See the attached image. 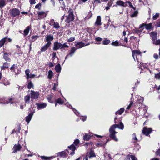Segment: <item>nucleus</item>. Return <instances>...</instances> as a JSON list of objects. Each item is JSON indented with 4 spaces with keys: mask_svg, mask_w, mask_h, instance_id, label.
Listing matches in <instances>:
<instances>
[{
    "mask_svg": "<svg viewBox=\"0 0 160 160\" xmlns=\"http://www.w3.org/2000/svg\"><path fill=\"white\" fill-rule=\"evenodd\" d=\"M117 128H118L119 129L123 130L124 128V124L122 122H121L119 124H115L112 125L109 128V137L112 139L116 142L118 141V139L116 138L115 135V134L118 133L115 131V129Z\"/></svg>",
    "mask_w": 160,
    "mask_h": 160,
    "instance_id": "f257e3e1",
    "label": "nucleus"
},
{
    "mask_svg": "<svg viewBox=\"0 0 160 160\" xmlns=\"http://www.w3.org/2000/svg\"><path fill=\"white\" fill-rule=\"evenodd\" d=\"M68 46L67 43L62 44L58 42H55L53 44V50L56 51L58 49H64L68 48Z\"/></svg>",
    "mask_w": 160,
    "mask_h": 160,
    "instance_id": "f03ea898",
    "label": "nucleus"
},
{
    "mask_svg": "<svg viewBox=\"0 0 160 160\" xmlns=\"http://www.w3.org/2000/svg\"><path fill=\"white\" fill-rule=\"evenodd\" d=\"M152 38V42L154 45L160 44V40H157V33L154 32H152L150 34Z\"/></svg>",
    "mask_w": 160,
    "mask_h": 160,
    "instance_id": "7ed1b4c3",
    "label": "nucleus"
},
{
    "mask_svg": "<svg viewBox=\"0 0 160 160\" xmlns=\"http://www.w3.org/2000/svg\"><path fill=\"white\" fill-rule=\"evenodd\" d=\"M141 52L139 50H132V56L135 61L136 58L137 62H139V59L141 58Z\"/></svg>",
    "mask_w": 160,
    "mask_h": 160,
    "instance_id": "20e7f679",
    "label": "nucleus"
},
{
    "mask_svg": "<svg viewBox=\"0 0 160 160\" xmlns=\"http://www.w3.org/2000/svg\"><path fill=\"white\" fill-rule=\"evenodd\" d=\"M68 12L69 15L67 17L66 20H65L66 22L68 23L72 21L74 19L72 10L71 9H69Z\"/></svg>",
    "mask_w": 160,
    "mask_h": 160,
    "instance_id": "39448f33",
    "label": "nucleus"
},
{
    "mask_svg": "<svg viewBox=\"0 0 160 160\" xmlns=\"http://www.w3.org/2000/svg\"><path fill=\"white\" fill-rule=\"evenodd\" d=\"M152 130V129L151 128H148L146 127H145L143 128L142 132L144 134L148 136L151 132Z\"/></svg>",
    "mask_w": 160,
    "mask_h": 160,
    "instance_id": "423d86ee",
    "label": "nucleus"
},
{
    "mask_svg": "<svg viewBox=\"0 0 160 160\" xmlns=\"http://www.w3.org/2000/svg\"><path fill=\"white\" fill-rule=\"evenodd\" d=\"M30 93L31 97L32 98L37 99L38 98L39 96V93L38 92H35L34 91L31 90Z\"/></svg>",
    "mask_w": 160,
    "mask_h": 160,
    "instance_id": "0eeeda50",
    "label": "nucleus"
},
{
    "mask_svg": "<svg viewBox=\"0 0 160 160\" xmlns=\"http://www.w3.org/2000/svg\"><path fill=\"white\" fill-rule=\"evenodd\" d=\"M21 148V146L20 144H15L14 145L13 148V153H15L18 151H20Z\"/></svg>",
    "mask_w": 160,
    "mask_h": 160,
    "instance_id": "6e6552de",
    "label": "nucleus"
},
{
    "mask_svg": "<svg viewBox=\"0 0 160 160\" xmlns=\"http://www.w3.org/2000/svg\"><path fill=\"white\" fill-rule=\"evenodd\" d=\"M144 27H145L146 29L147 30H149L152 28V24L151 23H150L148 24L143 23L139 26V28H141Z\"/></svg>",
    "mask_w": 160,
    "mask_h": 160,
    "instance_id": "1a4fd4ad",
    "label": "nucleus"
},
{
    "mask_svg": "<svg viewBox=\"0 0 160 160\" xmlns=\"http://www.w3.org/2000/svg\"><path fill=\"white\" fill-rule=\"evenodd\" d=\"M20 12L19 10L16 8H14L13 9L11 12V15L13 17H16L19 14Z\"/></svg>",
    "mask_w": 160,
    "mask_h": 160,
    "instance_id": "9d476101",
    "label": "nucleus"
},
{
    "mask_svg": "<svg viewBox=\"0 0 160 160\" xmlns=\"http://www.w3.org/2000/svg\"><path fill=\"white\" fill-rule=\"evenodd\" d=\"M134 3V1H133L132 2L129 1H126V2L127 6H128L130 8H132L134 10H135L136 8L133 6V5H135Z\"/></svg>",
    "mask_w": 160,
    "mask_h": 160,
    "instance_id": "9b49d317",
    "label": "nucleus"
},
{
    "mask_svg": "<svg viewBox=\"0 0 160 160\" xmlns=\"http://www.w3.org/2000/svg\"><path fill=\"white\" fill-rule=\"evenodd\" d=\"M76 49L75 47H72L71 48V50L70 51L69 54H68L65 57V59L68 58V57L70 56V57H72L74 52H75Z\"/></svg>",
    "mask_w": 160,
    "mask_h": 160,
    "instance_id": "f8f14e48",
    "label": "nucleus"
},
{
    "mask_svg": "<svg viewBox=\"0 0 160 160\" xmlns=\"http://www.w3.org/2000/svg\"><path fill=\"white\" fill-rule=\"evenodd\" d=\"M46 41L47 42V43H50V45H51V41L53 40L54 37L53 36L49 35L46 36Z\"/></svg>",
    "mask_w": 160,
    "mask_h": 160,
    "instance_id": "ddd939ff",
    "label": "nucleus"
},
{
    "mask_svg": "<svg viewBox=\"0 0 160 160\" xmlns=\"http://www.w3.org/2000/svg\"><path fill=\"white\" fill-rule=\"evenodd\" d=\"M36 105L37 106V108L38 110L44 108L47 106V104L43 103H37Z\"/></svg>",
    "mask_w": 160,
    "mask_h": 160,
    "instance_id": "4468645a",
    "label": "nucleus"
},
{
    "mask_svg": "<svg viewBox=\"0 0 160 160\" xmlns=\"http://www.w3.org/2000/svg\"><path fill=\"white\" fill-rule=\"evenodd\" d=\"M86 45H85V44L83 42H79L77 43L75 45V46L76 47V49L77 50V49L81 48Z\"/></svg>",
    "mask_w": 160,
    "mask_h": 160,
    "instance_id": "2eb2a0df",
    "label": "nucleus"
},
{
    "mask_svg": "<svg viewBox=\"0 0 160 160\" xmlns=\"http://www.w3.org/2000/svg\"><path fill=\"white\" fill-rule=\"evenodd\" d=\"M116 4L118 6L123 7H127V5L125 2H124L122 1L119 0L117 1L116 2Z\"/></svg>",
    "mask_w": 160,
    "mask_h": 160,
    "instance_id": "dca6fc26",
    "label": "nucleus"
},
{
    "mask_svg": "<svg viewBox=\"0 0 160 160\" xmlns=\"http://www.w3.org/2000/svg\"><path fill=\"white\" fill-rule=\"evenodd\" d=\"M50 43H47L45 45L42 47L41 50L42 52H44L46 51L48 48L50 46Z\"/></svg>",
    "mask_w": 160,
    "mask_h": 160,
    "instance_id": "f3484780",
    "label": "nucleus"
},
{
    "mask_svg": "<svg viewBox=\"0 0 160 160\" xmlns=\"http://www.w3.org/2000/svg\"><path fill=\"white\" fill-rule=\"evenodd\" d=\"M69 149L72 151L70 154L72 155L75 153L74 151L77 148V147H75L73 144L71 145L70 146H68Z\"/></svg>",
    "mask_w": 160,
    "mask_h": 160,
    "instance_id": "a211bd4d",
    "label": "nucleus"
},
{
    "mask_svg": "<svg viewBox=\"0 0 160 160\" xmlns=\"http://www.w3.org/2000/svg\"><path fill=\"white\" fill-rule=\"evenodd\" d=\"M92 136H93L92 134H89L85 133L83 136V139L85 140L88 141L90 138Z\"/></svg>",
    "mask_w": 160,
    "mask_h": 160,
    "instance_id": "6ab92c4d",
    "label": "nucleus"
},
{
    "mask_svg": "<svg viewBox=\"0 0 160 160\" xmlns=\"http://www.w3.org/2000/svg\"><path fill=\"white\" fill-rule=\"evenodd\" d=\"M38 16L40 18H42L46 16V13L43 11L39 12L38 13Z\"/></svg>",
    "mask_w": 160,
    "mask_h": 160,
    "instance_id": "aec40b11",
    "label": "nucleus"
},
{
    "mask_svg": "<svg viewBox=\"0 0 160 160\" xmlns=\"http://www.w3.org/2000/svg\"><path fill=\"white\" fill-rule=\"evenodd\" d=\"M33 113H31L26 117V121L28 123L31 121L32 118Z\"/></svg>",
    "mask_w": 160,
    "mask_h": 160,
    "instance_id": "412c9836",
    "label": "nucleus"
},
{
    "mask_svg": "<svg viewBox=\"0 0 160 160\" xmlns=\"http://www.w3.org/2000/svg\"><path fill=\"white\" fill-rule=\"evenodd\" d=\"M87 156L90 158L91 157H95V155L94 151L91 150L89 153H87Z\"/></svg>",
    "mask_w": 160,
    "mask_h": 160,
    "instance_id": "4be33fe9",
    "label": "nucleus"
},
{
    "mask_svg": "<svg viewBox=\"0 0 160 160\" xmlns=\"http://www.w3.org/2000/svg\"><path fill=\"white\" fill-rule=\"evenodd\" d=\"M143 100L144 99L142 97L138 96V97L137 103H138V104L142 103L143 102Z\"/></svg>",
    "mask_w": 160,
    "mask_h": 160,
    "instance_id": "5701e85b",
    "label": "nucleus"
},
{
    "mask_svg": "<svg viewBox=\"0 0 160 160\" xmlns=\"http://www.w3.org/2000/svg\"><path fill=\"white\" fill-rule=\"evenodd\" d=\"M95 24H97L98 25H100L101 24V18L100 16H97L95 22Z\"/></svg>",
    "mask_w": 160,
    "mask_h": 160,
    "instance_id": "b1692460",
    "label": "nucleus"
},
{
    "mask_svg": "<svg viewBox=\"0 0 160 160\" xmlns=\"http://www.w3.org/2000/svg\"><path fill=\"white\" fill-rule=\"evenodd\" d=\"M140 67L141 69H143L146 68L148 69L150 72H151V71L148 69V68L147 67V65L146 64L143 63L142 62H141V63L140 64Z\"/></svg>",
    "mask_w": 160,
    "mask_h": 160,
    "instance_id": "393cba45",
    "label": "nucleus"
},
{
    "mask_svg": "<svg viewBox=\"0 0 160 160\" xmlns=\"http://www.w3.org/2000/svg\"><path fill=\"white\" fill-rule=\"evenodd\" d=\"M55 69L57 72L60 73L61 72V68L59 64L57 65L55 67Z\"/></svg>",
    "mask_w": 160,
    "mask_h": 160,
    "instance_id": "a878e982",
    "label": "nucleus"
},
{
    "mask_svg": "<svg viewBox=\"0 0 160 160\" xmlns=\"http://www.w3.org/2000/svg\"><path fill=\"white\" fill-rule=\"evenodd\" d=\"M7 38H2L0 41V47L2 46L6 42Z\"/></svg>",
    "mask_w": 160,
    "mask_h": 160,
    "instance_id": "bb28decb",
    "label": "nucleus"
},
{
    "mask_svg": "<svg viewBox=\"0 0 160 160\" xmlns=\"http://www.w3.org/2000/svg\"><path fill=\"white\" fill-rule=\"evenodd\" d=\"M63 101H62L60 98H59L56 101L55 106H56L58 103L62 105L63 104Z\"/></svg>",
    "mask_w": 160,
    "mask_h": 160,
    "instance_id": "cd10ccee",
    "label": "nucleus"
},
{
    "mask_svg": "<svg viewBox=\"0 0 160 160\" xmlns=\"http://www.w3.org/2000/svg\"><path fill=\"white\" fill-rule=\"evenodd\" d=\"M12 100V98H10L8 99V101L7 100H5V101H3L2 100V101L1 102H0V103H4L5 104H8L9 103L11 102L12 103V102H11V101Z\"/></svg>",
    "mask_w": 160,
    "mask_h": 160,
    "instance_id": "c85d7f7f",
    "label": "nucleus"
},
{
    "mask_svg": "<svg viewBox=\"0 0 160 160\" xmlns=\"http://www.w3.org/2000/svg\"><path fill=\"white\" fill-rule=\"evenodd\" d=\"M124 110V108H121L119 110H118V111L116 112H115V114L116 115H117L118 114L121 115L123 113Z\"/></svg>",
    "mask_w": 160,
    "mask_h": 160,
    "instance_id": "c756f323",
    "label": "nucleus"
},
{
    "mask_svg": "<svg viewBox=\"0 0 160 160\" xmlns=\"http://www.w3.org/2000/svg\"><path fill=\"white\" fill-rule=\"evenodd\" d=\"M110 42V41L108 40L107 38H105L103 41V44L104 45H108Z\"/></svg>",
    "mask_w": 160,
    "mask_h": 160,
    "instance_id": "7c9ffc66",
    "label": "nucleus"
},
{
    "mask_svg": "<svg viewBox=\"0 0 160 160\" xmlns=\"http://www.w3.org/2000/svg\"><path fill=\"white\" fill-rule=\"evenodd\" d=\"M30 98L28 95L24 97V100L26 103H28L29 102Z\"/></svg>",
    "mask_w": 160,
    "mask_h": 160,
    "instance_id": "2f4dec72",
    "label": "nucleus"
},
{
    "mask_svg": "<svg viewBox=\"0 0 160 160\" xmlns=\"http://www.w3.org/2000/svg\"><path fill=\"white\" fill-rule=\"evenodd\" d=\"M30 29V28L29 26H28L24 30V35L26 36L29 33V30Z\"/></svg>",
    "mask_w": 160,
    "mask_h": 160,
    "instance_id": "473e14b6",
    "label": "nucleus"
},
{
    "mask_svg": "<svg viewBox=\"0 0 160 160\" xmlns=\"http://www.w3.org/2000/svg\"><path fill=\"white\" fill-rule=\"evenodd\" d=\"M48 78L49 79H50L52 78L53 76V72L52 71L50 70L48 72Z\"/></svg>",
    "mask_w": 160,
    "mask_h": 160,
    "instance_id": "72a5a7b5",
    "label": "nucleus"
},
{
    "mask_svg": "<svg viewBox=\"0 0 160 160\" xmlns=\"http://www.w3.org/2000/svg\"><path fill=\"white\" fill-rule=\"evenodd\" d=\"M79 143V140L78 139H76L74 142H73V143L72 144H73L74 146L77 147V148H78V144Z\"/></svg>",
    "mask_w": 160,
    "mask_h": 160,
    "instance_id": "f704fd0d",
    "label": "nucleus"
},
{
    "mask_svg": "<svg viewBox=\"0 0 160 160\" xmlns=\"http://www.w3.org/2000/svg\"><path fill=\"white\" fill-rule=\"evenodd\" d=\"M66 2V0H65L64 1L62 2H60V3L61 4V8L63 9L64 10L66 7L65 6V2Z\"/></svg>",
    "mask_w": 160,
    "mask_h": 160,
    "instance_id": "c9c22d12",
    "label": "nucleus"
},
{
    "mask_svg": "<svg viewBox=\"0 0 160 160\" xmlns=\"http://www.w3.org/2000/svg\"><path fill=\"white\" fill-rule=\"evenodd\" d=\"M130 158H131L132 160H137V158L134 156L132 155H128L127 156V158H129V160H130Z\"/></svg>",
    "mask_w": 160,
    "mask_h": 160,
    "instance_id": "e433bc0d",
    "label": "nucleus"
},
{
    "mask_svg": "<svg viewBox=\"0 0 160 160\" xmlns=\"http://www.w3.org/2000/svg\"><path fill=\"white\" fill-rule=\"evenodd\" d=\"M108 142V141H107L105 143H104V142H100L98 143H97L96 144V146L97 147H102L105 144H106V143L107 142Z\"/></svg>",
    "mask_w": 160,
    "mask_h": 160,
    "instance_id": "4c0bfd02",
    "label": "nucleus"
},
{
    "mask_svg": "<svg viewBox=\"0 0 160 160\" xmlns=\"http://www.w3.org/2000/svg\"><path fill=\"white\" fill-rule=\"evenodd\" d=\"M66 155L65 152H59L57 153L58 156H64L65 157Z\"/></svg>",
    "mask_w": 160,
    "mask_h": 160,
    "instance_id": "58836bf2",
    "label": "nucleus"
},
{
    "mask_svg": "<svg viewBox=\"0 0 160 160\" xmlns=\"http://www.w3.org/2000/svg\"><path fill=\"white\" fill-rule=\"evenodd\" d=\"M41 159H44L45 160H48L50 159H53V157H47L44 156H40Z\"/></svg>",
    "mask_w": 160,
    "mask_h": 160,
    "instance_id": "ea45409f",
    "label": "nucleus"
},
{
    "mask_svg": "<svg viewBox=\"0 0 160 160\" xmlns=\"http://www.w3.org/2000/svg\"><path fill=\"white\" fill-rule=\"evenodd\" d=\"M3 58L6 61H10V59L8 57V54L5 53L4 54Z\"/></svg>",
    "mask_w": 160,
    "mask_h": 160,
    "instance_id": "a19ab883",
    "label": "nucleus"
},
{
    "mask_svg": "<svg viewBox=\"0 0 160 160\" xmlns=\"http://www.w3.org/2000/svg\"><path fill=\"white\" fill-rule=\"evenodd\" d=\"M54 27L56 29H58L60 28L59 23L57 22H54L53 24Z\"/></svg>",
    "mask_w": 160,
    "mask_h": 160,
    "instance_id": "79ce46f5",
    "label": "nucleus"
},
{
    "mask_svg": "<svg viewBox=\"0 0 160 160\" xmlns=\"http://www.w3.org/2000/svg\"><path fill=\"white\" fill-rule=\"evenodd\" d=\"M138 13V12L137 11H135L131 15V17L133 18L136 17Z\"/></svg>",
    "mask_w": 160,
    "mask_h": 160,
    "instance_id": "37998d69",
    "label": "nucleus"
},
{
    "mask_svg": "<svg viewBox=\"0 0 160 160\" xmlns=\"http://www.w3.org/2000/svg\"><path fill=\"white\" fill-rule=\"evenodd\" d=\"M5 5V1L4 0H0V7H2Z\"/></svg>",
    "mask_w": 160,
    "mask_h": 160,
    "instance_id": "c03bdc74",
    "label": "nucleus"
},
{
    "mask_svg": "<svg viewBox=\"0 0 160 160\" xmlns=\"http://www.w3.org/2000/svg\"><path fill=\"white\" fill-rule=\"evenodd\" d=\"M111 44L112 45L115 46H118L120 45L119 44V42L117 41L113 42H112Z\"/></svg>",
    "mask_w": 160,
    "mask_h": 160,
    "instance_id": "a18cd8bd",
    "label": "nucleus"
},
{
    "mask_svg": "<svg viewBox=\"0 0 160 160\" xmlns=\"http://www.w3.org/2000/svg\"><path fill=\"white\" fill-rule=\"evenodd\" d=\"M8 67V63L7 62H5L3 66L2 67V69H4Z\"/></svg>",
    "mask_w": 160,
    "mask_h": 160,
    "instance_id": "49530a36",
    "label": "nucleus"
},
{
    "mask_svg": "<svg viewBox=\"0 0 160 160\" xmlns=\"http://www.w3.org/2000/svg\"><path fill=\"white\" fill-rule=\"evenodd\" d=\"M33 84L32 83V82L31 81H30L28 83V89H31L32 88H33Z\"/></svg>",
    "mask_w": 160,
    "mask_h": 160,
    "instance_id": "de8ad7c7",
    "label": "nucleus"
},
{
    "mask_svg": "<svg viewBox=\"0 0 160 160\" xmlns=\"http://www.w3.org/2000/svg\"><path fill=\"white\" fill-rule=\"evenodd\" d=\"M159 14L158 13H156L152 17V19L153 20H156L159 17Z\"/></svg>",
    "mask_w": 160,
    "mask_h": 160,
    "instance_id": "09e8293b",
    "label": "nucleus"
},
{
    "mask_svg": "<svg viewBox=\"0 0 160 160\" xmlns=\"http://www.w3.org/2000/svg\"><path fill=\"white\" fill-rule=\"evenodd\" d=\"M30 72V70L29 69H27L25 71V73L26 75V78L27 79H28V76L29 75V73Z\"/></svg>",
    "mask_w": 160,
    "mask_h": 160,
    "instance_id": "8fccbe9b",
    "label": "nucleus"
},
{
    "mask_svg": "<svg viewBox=\"0 0 160 160\" xmlns=\"http://www.w3.org/2000/svg\"><path fill=\"white\" fill-rule=\"evenodd\" d=\"M132 138L134 142H136L138 141V139L136 138V135L135 133H133L132 135Z\"/></svg>",
    "mask_w": 160,
    "mask_h": 160,
    "instance_id": "3c124183",
    "label": "nucleus"
},
{
    "mask_svg": "<svg viewBox=\"0 0 160 160\" xmlns=\"http://www.w3.org/2000/svg\"><path fill=\"white\" fill-rule=\"evenodd\" d=\"M17 68L15 64H13L10 68V70L12 72H15V69Z\"/></svg>",
    "mask_w": 160,
    "mask_h": 160,
    "instance_id": "603ef678",
    "label": "nucleus"
},
{
    "mask_svg": "<svg viewBox=\"0 0 160 160\" xmlns=\"http://www.w3.org/2000/svg\"><path fill=\"white\" fill-rule=\"evenodd\" d=\"M148 0H139V2H142L144 5H146L148 4Z\"/></svg>",
    "mask_w": 160,
    "mask_h": 160,
    "instance_id": "864d4df0",
    "label": "nucleus"
},
{
    "mask_svg": "<svg viewBox=\"0 0 160 160\" xmlns=\"http://www.w3.org/2000/svg\"><path fill=\"white\" fill-rule=\"evenodd\" d=\"M133 102L132 101H131L130 102V104L126 108V109L127 110H128L131 107V106L133 105Z\"/></svg>",
    "mask_w": 160,
    "mask_h": 160,
    "instance_id": "5fc2aeb1",
    "label": "nucleus"
},
{
    "mask_svg": "<svg viewBox=\"0 0 160 160\" xmlns=\"http://www.w3.org/2000/svg\"><path fill=\"white\" fill-rule=\"evenodd\" d=\"M41 6V3H39L37 4L35 6V8H38L39 10H40Z\"/></svg>",
    "mask_w": 160,
    "mask_h": 160,
    "instance_id": "6e6d98bb",
    "label": "nucleus"
},
{
    "mask_svg": "<svg viewBox=\"0 0 160 160\" xmlns=\"http://www.w3.org/2000/svg\"><path fill=\"white\" fill-rule=\"evenodd\" d=\"M52 98V96L51 95H48L47 97V99H48V101L49 102H50L51 103H53V102L51 101V99Z\"/></svg>",
    "mask_w": 160,
    "mask_h": 160,
    "instance_id": "4d7b16f0",
    "label": "nucleus"
},
{
    "mask_svg": "<svg viewBox=\"0 0 160 160\" xmlns=\"http://www.w3.org/2000/svg\"><path fill=\"white\" fill-rule=\"evenodd\" d=\"M75 40V38L74 37H72L68 39V42H72L74 41Z\"/></svg>",
    "mask_w": 160,
    "mask_h": 160,
    "instance_id": "13d9d810",
    "label": "nucleus"
},
{
    "mask_svg": "<svg viewBox=\"0 0 160 160\" xmlns=\"http://www.w3.org/2000/svg\"><path fill=\"white\" fill-rule=\"evenodd\" d=\"M101 1L100 0H94L92 3L93 4L96 3H100Z\"/></svg>",
    "mask_w": 160,
    "mask_h": 160,
    "instance_id": "bf43d9fd",
    "label": "nucleus"
},
{
    "mask_svg": "<svg viewBox=\"0 0 160 160\" xmlns=\"http://www.w3.org/2000/svg\"><path fill=\"white\" fill-rule=\"evenodd\" d=\"M155 78L156 79H159L160 78V72L158 73L155 74Z\"/></svg>",
    "mask_w": 160,
    "mask_h": 160,
    "instance_id": "052dcab7",
    "label": "nucleus"
},
{
    "mask_svg": "<svg viewBox=\"0 0 160 160\" xmlns=\"http://www.w3.org/2000/svg\"><path fill=\"white\" fill-rule=\"evenodd\" d=\"M58 83H54L52 88V89L54 91L56 90V87L58 86Z\"/></svg>",
    "mask_w": 160,
    "mask_h": 160,
    "instance_id": "680f3d73",
    "label": "nucleus"
},
{
    "mask_svg": "<svg viewBox=\"0 0 160 160\" xmlns=\"http://www.w3.org/2000/svg\"><path fill=\"white\" fill-rule=\"evenodd\" d=\"M153 57L155 59H158V58L159 56L157 54L154 53L153 54Z\"/></svg>",
    "mask_w": 160,
    "mask_h": 160,
    "instance_id": "e2e57ef3",
    "label": "nucleus"
},
{
    "mask_svg": "<svg viewBox=\"0 0 160 160\" xmlns=\"http://www.w3.org/2000/svg\"><path fill=\"white\" fill-rule=\"evenodd\" d=\"M156 154L160 157V149H158L156 152Z\"/></svg>",
    "mask_w": 160,
    "mask_h": 160,
    "instance_id": "0e129e2a",
    "label": "nucleus"
},
{
    "mask_svg": "<svg viewBox=\"0 0 160 160\" xmlns=\"http://www.w3.org/2000/svg\"><path fill=\"white\" fill-rule=\"evenodd\" d=\"M72 110L74 112L77 116L79 115V113L76 110H75L74 108H72Z\"/></svg>",
    "mask_w": 160,
    "mask_h": 160,
    "instance_id": "69168bd1",
    "label": "nucleus"
},
{
    "mask_svg": "<svg viewBox=\"0 0 160 160\" xmlns=\"http://www.w3.org/2000/svg\"><path fill=\"white\" fill-rule=\"evenodd\" d=\"M35 0H30L29 2L30 4H34L36 3Z\"/></svg>",
    "mask_w": 160,
    "mask_h": 160,
    "instance_id": "338daca9",
    "label": "nucleus"
},
{
    "mask_svg": "<svg viewBox=\"0 0 160 160\" xmlns=\"http://www.w3.org/2000/svg\"><path fill=\"white\" fill-rule=\"evenodd\" d=\"M113 3V2L112 0L110 1L108 3V6L110 7L112 5Z\"/></svg>",
    "mask_w": 160,
    "mask_h": 160,
    "instance_id": "774afa93",
    "label": "nucleus"
}]
</instances>
